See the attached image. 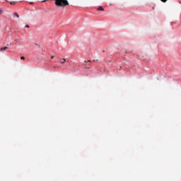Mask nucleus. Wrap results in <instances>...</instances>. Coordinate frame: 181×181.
<instances>
[{
	"mask_svg": "<svg viewBox=\"0 0 181 181\" xmlns=\"http://www.w3.org/2000/svg\"><path fill=\"white\" fill-rule=\"evenodd\" d=\"M56 6H62L64 8V6H69L70 4H69V1L67 0H55Z\"/></svg>",
	"mask_w": 181,
	"mask_h": 181,
	"instance_id": "nucleus-1",
	"label": "nucleus"
},
{
	"mask_svg": "<svg viewBox=\"0 0 181 181\" xmlns=\"http://www.w3.org/2000/svg\"><path fill=\"white\" fill-rule=\"evenodd\" d=\"M59 63L61 64H64V63H66V59L63 58V59H60Z\"/></svg>",
	"mask_w": 181,
	"mask_h": 181,
	"instance_id": "nucleus-2",
	"label": "nucleus"
},
{
	"mask_svg": "<svg viewBox=\"0 0 181 181\" xmlns=\"http://www.w3.org/2000/svg\"><path fill=\"white\" fill-rule=\"evenodd\" d=\"M8 49V47H4L0 49V52H4V50H6Z\"/></svg>",
	"mask_w": 181,
	"mask_h": 181,
	"instance_id": "nucleus-3",
	"label": "nucleus"
},
{
	"mask_svg": "<svg viewBox=\"0 0 181 181\" xmlns=\"http://www.w3.org/2000/svg\"><path fill=\"white\" fill-rule=\"evenodd\" d=\"M98 11H104V8H103V6H99V7L98 8Z\"/></svg>",
	"mask_w": 181,
	"mask_h": 181,
	"instance_id": "nucleus-4",
	"label": "nucleus"
},
{
	"mask_svg": "<svg viewBox=\"0 0 181 181\" xmlns=\"http://www.w3.org/2000/svg\"><path fill=\"white\" fill-rule=\"evenodd\" d=\"M13 16H16V18H19V14H18V13H14Z\"/></svg>",
	"mask_w": 181,
	"mask_h": 181,
	"instance_id": "nucleus-5",
	"label": "nucleus"
},
{
	"mask_svg": "<svg viewBox=\"0 0 181 181\" xmlns=\"http://www.w3.org/2000/svg\"><path fill=\"white\" fill-rule=\"evenodd\" d=\"M2 13H4V11H2V9H0V15H2Z\"/></svg>",
	"mask_w": 181,
	"mask_h": 181,
	"instance_id": "nucleus-6",
	"label": "nucleus"
},
{
	"mask_svg": "<svg viewBox=\"0 0 181 181\" xmlns=\"http://www.w3.org/2000/svg\"><path fill=\"white\" fill-rule=\"evenodd\" d=\"M10 4H11V5H15L16 3L15 1H13V2H11Z\"/></svg>",
	"mask_w": 181,
	"mask_h": 181,
	"instance_id": "nucleus-7",
	"label": "nucleus"
},
{
	"mask_svg": "<svg viewBox=\"0 0 181 181\" xmlns=\"http://www.w3.org/2000/svg\"><path fill=\"white\" fill-rule=\"evenodd\" d=\"M21 60H25V57H21Z\"/></svg>",
	"mask_w": 181,
	"mask_h": 181,
	"instance_id": "nucleus-8",
	"label": "nucleus"
},
{
	"mask_svg": "<svg viewBox=\"0 0 181 181\" xmlns=\"http://www.w3.org/2000/svg\"><path fill=\"white\" fill-rule=\"evenodd\" d=\"M161 1V2H167L168 1V0H160Z\"/></svg>",
	"mask_w": 181,
	"mask_h": 181,
	"instance_id": "nucleus-9",
	"label": "nucleus"
},
{
	"mask_svg": "<svg viewBox=\"0 0 181 181\" xmlns=\"http://www.w3.org/2000/svg\"><path fill=\"white\" fill-rule=\"evenodd\" d=\"M51 59H54V56H52V57H51Z\"/></svg>",
	"mask_w": 181,
	"mask_h": 181,
	"instance_id": "nucleus-10",
	"label": "nucleus"
},
{
	"mask_svg": "<svg viewBox=\"0 0 181 181\" xmlns=\"http://www.w3.org/2000/svg\"><path fill=\"white\" fill-rule=\"evenodd\" d=\"M91 62V61L90 60H88V62H87V63H90Z\"/></svg>",
	"mask_w": 181,
	"mask_h": 181,
	"instance_id": "nucleus-11",
	"label": "nucleus"
},
{
	"mask_svg": "<svg viewBox=\"0 0 181 181\" xmlns=\"http://www.w3.org/2000/svg\"><path fill=\"white\" fill-rule=\"evenodd\" d=\"M86 69H90V67L87 66V64H86Z\"/></svg>",
	"mask_w": 181,
	"mask_h": 181,
	"instance_id": "nucleus-12",
	"label": "nucleus"
},
{
	"mask_svg": "<svg viewBox=\"0 0 181 181\" xmlns=\"http://www.w3.org/2000/svg\"><path fill=\"white\" fill-rule=\"evenodd\" d=\"M25 28H29V25H25Z\"/></svg>",
	"mask_w": 181,
	"mask_h": 181,
	"instance_id": "nucleus-13",
	"label": "nucleus"
},
{
	"mask_svg": "<svg viewBox=\"0 0 181 181\" xmlns=\"http://www.w3.org/2000/svg\"><path fill=\"white\" fill-rule=\"evenodd\" d=\"M42 2H46V0L42 1Z\"/></svg>",
	"mask_w": 181,
	"mask_h": 181,
	"instance_id": "nucleus-14",
	"label": "nucleus"
},
{
	"mask_svg": "<svg viewBox=\"0 0 181 181\" xmlns=\"http://www.w3.org/2000/svg\"><path fill=\"white\" fill-rule=\"evenodd\" d=\"M7 46H9V44H7Z\"/></svg>",
	"mask_w": 181,
	"mask_h": 181,
	"instance_id": "nucleus-15",
	"label": "nucleus"
},
{
	"mask_svg": "<svg viewBox=\"0 0 181 181\" xmlns=\"http://www.w3.org/2000/svg\"><path fill=\"white\" fill-rule=\"evenodd\" d=\"M104 52H105V51L103 50V52L104 53Z\"/></svg>",
	"mask_w": 181,
	"mask_h": 181,
	"instance_id": "nucleus-16",
	"label": "nucleus"
},
{
	"mask_svg": "<svg viewBox=\"0 0 181 181\" xmlns=\"http://www.w3.org/2000/svg\"><path fill=\"white\" fill-rule=\"evenodd\" d=\"M31 4H33V2L30 3Z\"/></svg>",
	"mask_w": 181,
	"mask_h": 181,
	"instance_id": "nucleus-17",
	"label": "nucleus"
}]
</instances>
